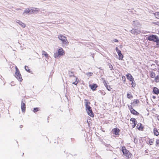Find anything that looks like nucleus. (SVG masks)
I'll return each instance as SVG.
<instances>
[{
	"instance_id": "f257e3e1",
	"label": "nucleus",
	"mask_w": 159,
	"mask_h": 159,
	"mask_svg": "<svg viewBox=\"0 0 159 159\" xmlns=\"http://www.w3.org/2000/svg\"><path fill=\"white\" fill-rule=\"evenodd\" d=\"M121 150L122 151L123 154L127 159H131L133 157L132 154L130 151L127 150L125 146L121 147Z\"/></svg>"
},
{
	"instance_id": "f03ea898",
	"label": "nucleus",
	"mask_w": 159,
	"mask_h": 159,
	"mask_svg": "<svg viewBox=\"0 0 159 159\" xmlns=\"http://www.w3.org/2000/svg\"><path fill=\"white\" fill-rule=\"evenodd\" d=\"M148 40L156 43V47L159 48V39L156 35L152 34L149 36Z\"/></svg>"
},
{
	"instance_id": "7ed1b4c3",
	"label": "nucleus",
	"mask_w": 159,
	"mask_h": 159,
	"mask_svg": "<svg viewBox=\"0 0 159 159\" xmlns=\"http://www.w3.org/2000/svg\"><path fill=\"white\" fill-rule=\"evenodd\" d=\"M85 107L86 108V110L88 114L91 117H93L94 115L93 112L91 107L89 106V105L90 104V102L86 99H85Z\"/></svg>"
},
{
	"instance_id": "20e7f679",
	"label": "nucleus",
	"mask_w": 159,
	"mask_h": 159,
	"mask_svg": "<svg viewBox=\"0 0 159 159\" xmlns=\"http://www.w3.org/2000/svg\"><path fill=\"white\" fill-rule=\"evenodd\" d=\"M58 38L61 41L62 45L63 47L66 46L68 45L69 42L66 36L60 34L58 35Z\"/></svg>"
},
{
	"instance_id": "39448f33",
	"label": "nucleus",
	"mask_w": 159,
	"mask_h": 159,
	"mask_svg": "<svg viewBox=\"0 0 159 159\" xmlns=\"http://www.w3.org/2000/svg\"><path fill=\"white\" fill-rule=\"evenodd\" d=\"M65 54L64 51L62 48H59L57 52L54 54V57L55 58H57L58 57L63 56Z\"/></svg>"
},
{
	"instance_id": "423d86ee",
	"label": "nucleus",
	"mask_w": 159,
	"mask_h": 159,
	"mask_svg": "<svg viewBox=\"0 0 159 159\" xmlns=\"http://www.w3.org/2000/svg\"><path fill=\"white\" fill-rule=\"evenodd\" d=\"M128 109L130 111V113L132 114L137 116L139 115V113L133 108L131 105H128Z\"/></svg>"
},
{
	"instance_id": "0eeeda50",
	"label": "nucleus",
	"mask_w": 159,
	"mask_h": 159,
	"mask_svg": "<svg viewBox=\"0 0 159 159\" xmlns=\"http://www.w3.org/2000/svg\"><path fill=\"white\" fill-rule=\"evenodd\" d=\"M16 71L15 73V76L19 81H22L23 79L22 78L20 73L17 67H16Z\"/></svg>"
},
{
	"instance_id": "6e6552de",
	"label": "nucleus",
	"mask_w": 159,
	"mask_h": 159,
	"mask_svg": "<svg viewBox=\"0 0 159 159\" xmlns=\"http://www.w3.org/2000/svg\"><path fill=\"white\" fill-rule=\"evenodd\" d=\"M71 82L73 84L76 85L79 82V80L78 78L75 76H73L71 78Z\"/></svg>"
},
{
	"instance_id": "1a4fd4ad",
	"label": "nucleus",
	"mask_w": 159,
	"mask_h": 159,
	"mask_svg": "<svg viewBox=\"0 0 159 159\" xmlns=\"http://www.w3.org/2000/svg\"><path fill=\"white\" fill-rule=\"evenodd\" d=\"M120 130L117 128H114L112 129L111 132L116 136L118 137L120 135Z\"/></svg>"
},
{
	"instance_id": "9d476101",
	"label": "nucleus",
	"mask_w": 159,
	"mask_h": 159,
	"mask_svg": "<svg viewBox=\"0 0 159 159\" xmlns=\"http://www.w3.org/2000/svg\"><path fill=\"white\" fill-rule=\"evenodd\" d=\"M25 102L24 100H22L21 102V108L22 112L25 113L26 110Z\"/></svg>"
},
{
	"instance_id": "9b49d317",
	"label": "nucleus",
	"mask_w": 159,
	"mask_h": 159,
	"mask_svg": "<svg viewBox=\"0 0 159 159\" xmlns=\"http://www.w3.org/2000/svg\"><path fill=\"white\" fill-rule=\"evenodd\" d=\"M130 121L131 122L130 124L131 125L132 128H134L137 124V121L136 119L132 117L130 118Z\"/></svg>"
},
{
	"instance_id": "f8f14e48",
	"label": "nucleus",
	"mask_w": 159,
	"mask_h": 159,
	"mask_svg": "<svg viewBox=\"0 0 159 159\" xmlns=\"http://www.w3.org/2000/svg\"><path fill=\"white\" fill-rule=\"evenodd\" d=\"M137 128L139 130H143V126L142 125L141 123H138L136 126Z\"/></svg>"
},
{
	"instance_id": "ddd939ff",
	"label": "nucleus",
	"mask_w": 159,
	"mask_h": 159,
	"mask_svg": "<svg viewBox=\"0 0 159 159\" xmlns=\"http://www.w3.org/2000/svg\"><path fill=\"white\" fill-rule=\"evenodd\" d=\"M153 93L156 95H158L159 94V89L156 87H154L153 89Z\"/></svg>"
},
{
	"instance_id": "4468645a",
	"label": "nucleus",
	"mask_w": 159,
	"mask_h": 159,
	"mask_svg": "<svg viewBox=\"0 0 159 159\" xmlns=\"http://www.w3.org/2000/svg\"><path fill=\"white\" fill-rule=\"evenodd\" d=\"M127 79L129 80L130 81L133 80L134 79L133 77L130 74L128 73L126 75Z\"/></svg>"
},
{
	"instance_id": "2eb2a0df",
	"label": "nucleus",
	"mask_w": 159,
	"mask_h": 159,
	"mask_svg": "<svg viewBox=\"0 0 159 159\" xmlns=\"http://www.w3.org/2000/svg\"><path fill=\"white\" fill-rule=\"evenodd\" d=\"M89 87L93 90L94 91L96 90V89L98 87V86L97 84H93L92 85H90Z\"/></svg>"
},
{
	"instance_id": "dca6fc26",
	"label": "nucleus",
	"mask_w": 159,
	"mask_h": 159,
	"mask_svg": "<svg viewBox=\"0 0 159 159\" xmlns=\"http://www.w3.org/2000/svg\"><path fill=\"white\" fill-rule=\"evenodd\" d=\"M139 103V100L138 99H136L134 100V101L133 102H132L131 103V105H133L134 106L136 104H137L138 103Z\"/></svg>"
},
{
	"instance_id": "f3484780",
	"label": "nucleus",
	"mask_w": 159,
	"mask_h": 159,
	"mask_svg": "<svg viewBox=\"0 0 159 159\" xmlns=\"http://www.w3.org/2000/svg\"><path fill=\"white\" fill-rule=\"evenodd\" d=\"M153 133L156 136H158L159 135V132L156 128H154L153 129Z\"/></svg>"
},
{
	"instance_id": "a211bd4d",
	"label": "nucleus",
	"mask_w": 159,
	"mask_h": 159,
	"mask_svg": "<svg viewBox=\"0 0 159 159\" xmlns=\"http://www.w3.org/2000/svg\"><path fill=\"white\" fill-rule=\"evenodd\" d=\"M148 144L150 145H152L153 144L154 142V139L148 138Z\"/></svg>"
},
{
	"instance_id": "6ab92c4d",
	"label": "nucleus",
	"mask_w": 159,
	"mask_h": 159,
	"mask_svg": "<svg viewBox=\"0 0 159 159\" xmlns=\"http://www.w3.org/2000/svg\"><path fill=\"white\" fill-rule=\"evenodd\" d=\"M31 13H34L35 12H38L39 9L38 8H32L31 9Z\"/></svg>"
},
{
	"instance_id": "aec40b11",
	"label": "nucleus",
	"mask_w": 159,
	"mask_h": 159,
	"mask_svg": "<svg viewBox=\"0 0 159 159\" xmlns=\"http://www.w3.org/2000/svg\"><path fill=\"white\" fill-rule=\"evenodd\" d=\"M31 13V9H30L29 8L26 9L24 11V14H27L28 13Z\"/></svg>"
},
{
	"instance_id": "412c9836",
	"label": "nucleus",
	"mask_w": 159,
	"mask_h": 159,
	"mask_svg": "<svg viewBox=\"0 0 159 159\" xmlns=\"http://www.w3.org/2000/svg\"><path fill=\"white\" fill-rule=\"evenodd\" d=\"M17 23H18L22 27L25 28L26 26V25L25 23L19 20L18 21V22H17Z\"/></svg>"
},
{
	"instance_id": "4be33fe9",
	"label": "nucleus",
	"mask_w": 159,
	"mask_h": 159,
	"mask_svg": "<svg viewBox=\"0 0 159 159\" xmlns=\"http://www.w3.org/2000/svg\"><path fill=\"white\" fill-rule=\"evenodd\" d=\"M127 98L129 99H132L133 98V96L131 94V93H128L127 94Z\"/></svg>"
},
{
	"instance_id": "5701e85b",
	"label": "nucleus",
	"mask_w": 159,
	"mask_h": 159,
	"mask_svg": "<svg viewBox=\"0 0 159 159\" xmlns=\"http://www.w3.org/2000/svg\"><path fill=\"white\" fill-rule=\"evenodd\" d=\"M25 70L28 72H29L31 73H32V71H31L30 69H29V66H25Z\"/></svg>"
},
{
	"instance_id": "b1692460",
	"label": "nucleus",
	"mask_w": 159,
	"mask_h": 159,
	"mask_svg": "<svg viewBox=\"0 0 159 159\" xmlns=\"http://www.w3.org/2000/svg\"><path fill=\"white\" fill-rule=\"evenodd\" d=\"M150 77L152 78H154L156 77V74L154 72H151L150 74Z\"/></svg>"
},
{
	"instance_id": "393cba45",
	"label": "nucleus",
	"mask_w": 159,
	"mask_h": 159,
	"mask_svg": "<svg viewBox=\"0 0 159 159\" xmlns=\"http://www.w3.org/2000/svg\"><path fill=\"white\" fill-rule=\"evenodd\" d=\"M154 81L156 83L159 82V75H157L154 78Z\"/></svg>"
},
{
	"instance_id": "a878e982",
	"label": "nucleus",
	"mask_w": 159,
	"mask_h": 159,
	"mask_svg": "<svg viewBox=\"0 0 159 159\" xmlns=\"http://www.w3.org/2000/svg\"><path fill=\"white\" fill-rule=\"evenodd\" d=\"M105 86L106 87L108 91H111V90L112 89V88L111 87V86L110 85H107V83H106L105 84Z\"/></svg>"
},
{
	"instance_id": "bb28decb",
	"label": "nucleus",
	"mask_w": 159,
	"mask_h": 159,
	"mask_svg": "<svg viewBox=\"0 0 159 159\" xmlns=\"http://www.w3.org/2000/svg\"><path fill=\"white\" fill-rule=\"evenodd\" d=\"M42 52H43L42 55H44L46 58L48 57V55L46 52L43 51Z\"/></svg>"
},
{
	"instance_id": "cd10ccee",
	"label": "nucleus",
	"mask_w": 159,
	"mask_h": 159,
	"mask_svg": "<svg viewBox=\"0 0 159 159\" xmlns=\"http://www.w3.org/2000/svg\"><path fill=\"white\" fill-rule=\"evenodd\" d=\"M130 81L131 82L132 87L133 88H134V87H135V85H136V84H135V82L134 79L133 80H132Z\"/></svg>"
},
{
	"instance_id": "c85d7f7f",
	"label": "nucleus",
	"mask_w": 159,
	"mask_h": 159,
	"mask_svg": "<svg viewBox=\"0 0 159 159\" xmlns=\"http://www.w3.org/2000/svg\"><path fill=\"white\" fill-rule=\"evenodd\" d=\"M154 14L156 18L159 19V12H156Z\"/></svg>"
},
{
	"instance_id": "c756f323",
	"label": "nucleus",
	"mask_w": 159,
	"mask_h": 159,
	"mask_svg": "<svg viewBox=\"0 0 159 159\" xmlns=\"http://www.w3.org/2000/svg\"><path fill=\"white\" fill-rule=\"evenodd\" d=\"M118 56L119 57V59L122 60L124 57V56L121 53H120V54L118 55Z\"/></svg>"
},
{
	"instance_id": "7c9ffc66",
	"label": "nucleus",
	"mask_w": 159,
	"mask_h": 159,
	"mask_svg": "<svg viewBox=\"0 0 159 159\" xmlns=\"http://www.w3.org/2000/svg\"><path fill=\"white\" fill-rule=\"evenodd\" d=\"M116 50L117 52L118 55L121 53V51L117 47H116Z\"/></svg>"
},
{
	"instance_id": "2f4dec72",
	"label": "nucleus",
	"mask_w": 159,
	"mask_h": 159,
	"mask_svg": "<svg viewBox=\"0 0 159 159\" xmlns=\"http://www.w3.org/2000/svg\"><path fill=\"white\" fill-rule=\"evenodd\" d=\"M39 109L38 107H35L34 108L33 111L35 113L36 112L39 111Z\"/></svg>"
},
{
	"instance_id": "473e14b6",
	"label": "nucleus",
	"mask_w": 159,
	"mask_h": 159,
	"mask_svg": "<svg viewBox=\"0 0 159 159\" xmlns=\"http://www.w3.org/2000/svg\"><path fill=\"white\" fill-rule=\"evenodd\" d=\"M156 146L159 147V139H157L156 141Z\"/></svg>"
},
{
	"instance_id": "72a5a7b5",
	"label": "nucleus",
	"mask_w": 159,
	"mask_h": 159,
	"mask_svg": "<svg viewBox=\"0 0 159 159\" xmlns=\"http://www.w3.org/2000/svg\"><path fill=\"white\" fill-rule=\"evenodd\" d=\"M93 73L92 72H88L87 73L86 75L89 76H92L93 75Z\"/></svg>"
},
{
	"instance_id": "f704fd0d",
	"label": "nucleus",
	"mask_w": 159,
	"mask_h": 159,
	"mask_svg": "<svg viewBox=\"0 0 159 159\" xmlns=\"http://www.w3.org/2000/svg\"><path fill=\"white\" fill-rule=\"evenodd\" d=\"M122 79L124 82H125V81L126 78H125V76H122Z\"/></svg>"
},
{
	"instance_id": "c9c22d12",
	"label": "nucleus",
	"mask_w": 159,
	"mask_h": 159,
	"mask_svg": "<svg viewBox=\"0 0 159 159\" xmlns=\"http://www.w3.org/2000/svg\"><path fill=\"white\" fill-rule=\"evenodd\" d=\"M153 24L159 26V21H157L156 22H154Z\"/></svg>"
},
{
	"instance_id": "e433bc0d",
	"label": "nucleus",
	"mask_w": 159,
	"mask_h": 159,
	"mask_svg": "<svg viewBox=\"0 0 159 159\" xmlns=\"http://www.w3.org/2000/svg\"><path fill=\"white\" fill-rule=\"evenodd\" d=\"M113 41L115 42H119V41L117 39H114L113 40Z\"/></svg>"
},
{
	"instance_id": "4c0bfd02",
	"label": "nucleus",
	"mask_w": 159,
	"mask_h": 159,
	"mask_svg": "<svg viewBox=\"0 0 159 159\" xmlns=\"http://www.w3.org/2000/svg\"><path fill=\"white\" fill-rule=\"evenodd\" d=\"M152 98L153 99H156V97L155 96H152Z\"/></svg>"
},
{
	"instance_id": "58836bf2",
	"label": "nucleus",
	"mask_w": 159,
	"mask_h": 159,
	"mask_svg": "<svg viewBox=\"0 0 159 159\" xmlns=\"http://www.w3.org/2000/svg\"><path fill=\"white\" fill-rule=\"evenodd\" d=\"M135 30L134 29H133L132 30H131V31H134Z\"/></svg>"
},
{
	"instance_id": "ea45409f",
	"label": "nucleus",
	"mask_w": 159,
	"mask_h": 159,
	"mask_svg": "<svg viewBox=\"0 0 159 159\" xmlns=\"http://www.w3.org/2000/svg\"><path fill=\"white\" fill-rule=\"evenodd\" d=\"M153 110L154 111H155L156 110V109H155V108H153Z\"/></svg>"
},
{
	"instance_id": "a19ab883",
	"label": "nucleus",
	"mask_w": 159,
	"mask_h": 159,
	"mask_svg": "<svg viewBox=\"0 0 159 159\" xmlns=\"http://www.w3.org/2000/svg\"><path fill=\"white\" fill-rule=\"evenodd\" d=\"M158 71L159 73V68L158 69Z\"/></svg>"
},
{
	"instance_id": "79ce46f5",
	"label": "nucleus",
	"mask_w": 159,
	"mask_h": 159,
	"mask_svg": "<svg viewBox=\"0 0 159 159\" xmlns=\"http://www.w3.org/2000/svg\"><path fill=\"white\" fill-rule=\"evenodd\" d=\"M158 120H159V116L157 117Z\"/></svg>"
},
{
	"instance_id": "37998d69",
	"label": "nucleus",
	"mask_w": 159,
	"mask_h": 159,
	"mask_svg": "<svg viewBox=\"0 0 159 159\" xmlns=\"http://www.w3.org/2000/svg\"><path fill=\"white\" fill-rule=\"evenodd\" d=\"M114 159H117L116 158H115Z\"/></svg>"
},
{
	"instance_id": "c03bdc74",
	"label": "nucleus",
	"mask_w": 159,
	"mask_h": 159,
	"mask_svg": "<svg viewBox=\"0 0 159 159\" xmlns=\"http://www.w3.org/2000/svg\"><path fill=\"white\" fill-rule=\"evenodd\" d=\"M158 34H159V31H158Z\"/></svg>"
}]
</instances>
